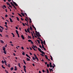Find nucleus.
I'll return each mask as SVG.
<instances>
[{
    "label": "nucleus",
    "mask_w": 73,
    "mask_h": 73,
    "mask_svg": "<svg viewBox=\"0 0 73 73\" xmlns=\"http://www.w3.org/2000/svg\"><path fill=\"white\" fill-rule=\"evenodd\" d=\"M38 49L39 51H40V52H41V53H42V54H45V52H43V51H41L42 50H41V49L39 48L38 47Z\"/></svg>",
    "instance_id": "f257e3e1"
},
{
    "label": "nucleus",
    "mask_w": 73,
    "mask_h": 73,
    "mask_svg": "<svg viewBox=\"0 0 73 73\" xmlns=\"http://www.w3.org/2000/svg\"><path fill=\"white\" fill-rule=\"evenodd\" d=\"M34 55L35 56V59H36L37 60V61L38 62V58L36 56V55L35 54H34Z\"/></svg>",
    "instance_id": "f03ea898"
},
{
    "label": "nucleus",
    "mask_w": 73,
    "mask_h": 73,
    "mask_svg": "<svg viewBox=\"0 0 73 73\" xmlns=\"http://www.w3.org/2000/svg\"><path fill=\"white\" fill-rule=\"evenodd\" d=\"M13 3L15 5V6H18V5L17 4V3L15 2H13Z\"/></svg>",
    "instance_id": "7ed1b4c3"
},
{
    "label": "nucleus",
    "mask_w": 73,
    "mask_h": 73,
    "mask_svg": "<svg viewBox=\"0 0 73 73\" xmlns=\"http://www.w3.org/2000/svg\"><path fill=\"white\" fill-rule=\"evenodd\" d=\"M21 37H22L23 40H24V39H25V38H24V36L23 35H21Z\"/></svg>",
    "instance_id": "20e7f679"
},
{
    "label": "nucleus",
    "mask_w": 73,
    "mask_h": 73,
    "mask_svg": "<svg viewBox=\"0 0 73 73\" xmlns=\"http://www.w3.org/2000/svg\"><path fill=\"white\" fill-rule=\"evenodd\" d=\"M33 46L34 48H35V49H36H36H37V46H36L35 45V46H34V45L33 44Z\"/></svg>",
    "instance_id": "39448f33"
},
{
    "label": "nucleus",
    "mask_w": 73,
    "mask_h": 73,
    "mask_svg": "<svg viewBox=\"0 0 73 73\" xmlns=\"http://www.w3.org/2000/svg\"><path fill=\"white\" fill-rule=\"evenodd\" d=\"M0 41L1 43H2V44H4V41H3L2 40H0Z\"/></svg>",
    "instance_id": "423d86ee"
},
{
    "label": "nucleus",
    "mask_w": 73,
    "mask_h": 73,
    "mask_svg": "<svg viewBox=\"0 0 73 73\" xmlns=\"http://www.w3.org/2000/svg\"><path fill=\"white\" fill-rule=\"evenodd\" d=\"M36 41H37L38 44H40V40H36Z\"/></svg>",
    "instance_id": "0eeeda50"
},
{
    "label": "nucleus",
    "mask_w": 73,
    "mask_h": 73,
    "mask_svg": "<svg viewBox=\"0 0 73 73\" xmlns=\"http://www.w3.org/2000/svg\"><path fill=\"white\" fill-rule=\"evenodd\" d=\"M9 19H10V22H11V23H13V21L12 20V19L11 18H9Z\"/></svg>",
    "instance_id": "6e6552de"
},
{
    "label": "nucleus",
    "mask_w": 73,
    "mask_h": 73,
    "mask_svg": "<svg viewBox=\"0 0 73 73\" xmlns=\"http://www.w3.org/2000/svg\"><path fill=\"white\" fill-rule=\"evenodd\" d=\"M23 62L25 64V65H26V62H25V60H23Z\"/></svg>",
    "instance_id": "1a4fd4ad"
},
{
    "label": "nucleus",
    "mask_w": 73,
    "mask_h": 73,
    "mask_svg": "<svg viewBox=\"0 0 73 73\" xmlns=\"http://www.w3.org/2000/svg\"><path fill=\"white\" fill-rule=\"evenodd\" d=\"M15 31L16 32V33L17 35H19V32H18V31H17V30H16Z\"/></svg>",
    "instance_id": "9d476101"
},
{
    "label": "nucleus",
    "mask_w": 73,
    "mask_h": 73,
    "mask_svg": "<svg viewBox=\"0 0 73 73\" xmlns=\"http://www.w3.org/2000/svg\"><path fill=\"white\" fill-rule=\"evenodd\" d=\"M53 64L54 66H52V68H53V69H54V67H56V66L54 64Z\"/></svg>",
    "instance_id": "9b49d317"
},
{
    "label": "nucleus",
    "mask_w": 73,
    "mask_h": 73,
    "mask_svg": "<svg viewBox=\"0 0 73 73\" xmlns=\"http://www.w3.org/2000/svg\"><path fill=\"white\" fill-rule=\"evenodd\" d=\"M3 50L4 51H5V48L4 47H3Z\"/></svg>",
    "instance_id": "f8f14e48"
},
{
    "label": "nucleus",
    "mask_w": 73,
    "mask_h": 73,
    "mask_svg": "<svg viewBox=\"0 0 73 73\" xmlns=\"http://www.w3.org/2000/svg\"><path fill=\"white\" fill-rule=\"evenodd\" d=\"M44 55L45 56V57H46V59H48V56L46 55Z\"/></svg>",
    "instance_id": "ddd939ff"
},
{
    "label": "nucleus",
    "mask_w": 73,
    "mask_h": 73,
    "mask_svg": "<svg viewBox=\"0 0 73 73\" xmlns=\"http://www.w3.org/2000/svg\"><path fill=\"white\" fill-rule=\"evenodd\" d=\"M50 57L51 58H50V60H53V57H52V56L50 55Z\"/></svg>",
    "instance_id": "4468645a"
},
{
    "label": "nucleus",
    "mask_w": 73,
    "mask_h": 73,
    "mask_svg": "<svg viewBox=\"0 0 73 73\" xmlns=\"http://www.w3.org/2000/svg\"><path fill=\"white\" fill-rule=\"evenodd\" d=\"M28 37L29 38H28V39H29V38H31V39H32V38H31V36H29V35H28Z\"/></svg>",
    "instance_id": "2eb2a0df"
},
{
    "label": "nucleus",
    "mask_w": 73,
    "mask_h": 73,
    "mask_svg": "<svg viewBox=\"0 0 73 73\" xmlns=\"http://www.w3.org/2000/svg\"><path fill=\"white\" fill-rule=\"evenodd\" d=\"M15 68L14 69V70L15 71L17 70V67H16V66H15Z\"/></svg>",
    "instance_id": "dca6fc26"
},
{
    "label": "nucleus",
    "mask_w": 73,
    "mask_h": 73,
    "mask_svg": "<svg viewBox=\"0 0 73 73\" xmlns=\"http://www.w3.org/2000/svg\"><path fill=\"white\" fill-rule=\"evenodd\" d=\"M18 14L19 15V16H20V17H23V16H22V15H21V14H19V13H18Z\"/></svg>",
    "instance_id": "f3484780"
},
{
    "label": "nucleus",
    "mask_w": 73,
    "mask_h": 73,
    "mask_svg": "<svg viewBox=\"0 0 73 73\" xmlns=\"http://www.w3.org/2000/svg\"><path fill=\"white\" fill-rule=\"evenodd\" d=\"M10 70H11V71H12V70H13V67H12L11 68H10Z\"/></svg>",
    "instance_id": "a211bd4d"
},
{
    "label": "nucleus",
    "mask_w": 73,
    "mask_h": 73,
    "mask_svg": "<svg viewBox=\"0 0 73 73\" xmlns=\"http://www.w3.org/2000/svg\"><path fill=\"white\" fill-rule=\"evenodd\" d=\"M27 60V61H30V59H29L28 58H27L26 59Z\"/></svg>",
    "instance_id": "6ab92c4d"
},
{
    "label": "nucleus",
    "mask_w": 73,
    "mask_h": 73,
    "mask_svg": "<svg viewBox=\"0 0 73 73\" xmlns=\"http://www.w3.org/2000/svg\"><path fill=\"white\" fill-rule=\"evenodd\" d=\"M30 30H31V31H32V30H33V29H32V27H31V26H30Z\"/></svg>",
    "instance_id": "aec40b11"
},
{
    "label": "nucleus",
    "mask_w": 73,
    "mask_h": 73,
    "mask_svg": "<svg viewBox=\"0 0 73 73\" xmlns=\"http://www.w3.org/2000/svg\"><path fill=\"white\" fill-rule=\"evenodd\" d=\"M27 31L28 32H29V33H30V31H29V29H27Z\"/></svg>",
    "instance_id": "412c9836"
},
{
    "label": "nucleus",
    "mask_w": 73,
    "mask_h": 73,
    "mask_svg": "<svg viewBox=\"0 0 73 73\" xmlns=\"http://www.w3.org/2000/svg\"><path fill=\"white\" fill-rule=\"evenodd\" d=\"M21 14L23 16H24V15H25L24 14L21 13Z\"/></svg>",
    "instance_id": "4be33fe9"
},
{
    "label": "nucleus",
    "mask_w": 73,
    "mask_h": 73,
    "mask_svg": "<svg viewBox=\"0 0 73 73\" xmlns=\"http://www.w3.org/2000/svg\"><path fill=\"white\" fill-rule=\"evenodd\" d=\"M31 47L33 48V49H34V50L35 51H36V49H35V48H34V47H33V46H32Z\"/></svg>",
    "instance_id": "5701e85b"
},
{
    "label": "nucleus",
    "mask_w": 73,
    "mask_h": 73,
    "mask_svg": "<svg viewBox=\"0 0 73 73\" xmlns=\"http://www.w3.org/2000/svg\"><path fill=\"white\" fill-rule=\"evenodd\" d=\"M3 30H2L1 29H0V32H3Z\"/></svg>",
    "instance_id": "b1692460"
},
{
    "label": "nucleus",
    "mask_w": 73,
    "mask_h": 73,
    "mask_svg": "<svg viewBox=\"0 0 73 73\" xmlns=\"http://www.w3.org/2000/svg\"><path fill=\"white\" fill-rule=\"evenodd\" d=\"M33 60H36V59L34 57H33Z\"/></svg>",
    "instance_id": "393cba45"
},
{
    "label": "nucleus",
    "mask_w": 73,
    "mask_h": 73,
    "mask_svg": "<svg viewBox=\"0 0 73 73\" xmlns=\"http://www.w3.org/2000/svg\"><path fill=\"white\" fill-rule=\"evenodd\" d=\"M3 53H4L5 54H7V52H6V51H5H5H4V52H3Z\"/></svg>",
    "instance_id": "a878e982"
},
{
    "label": "nucleus",
    "mask_w": 73,
    "mask_h": 73,
    "mask_svg": "<svg viewBox=\"0 0 73 73\" xmlns=\"http://www.w3.org/2000/svg\"><path fill=\"white\" fill-rule=\"evenodd\" d=\"M11 34L12 35H13V37H15V35H14V34L13 33H12Z\"/></svg>",
    "instance_id": "bb28decb"
},
{
    "label": "nucleus",
    "mask_w": 73,
    "mask_h": 73,
    "mask_svg": "<svg viewBox=\"0 0 73 73\" xmlns=\"http://www.w3.org/2000/svg\"><path fill=\"white\" fill-rule=\"evenodd\" d=\"M22 54H23V56H25V52H23Z\"/></svg>",
    "instance_id": "cd10ccee"
},
{
    "label": "nucleus",
    "mask_w": 73,
    "mask_h": 73,
    "mask_svg": "<svg viewBox=\"0 0 73 73\" xmlns=\"http://www.w3.org/2000/svg\"><path fill=\"white\" fill-rule=\"evenodd\" d=\"M2 68H3V69H5V67H4L3 66V65H2V66H1Z\"/></svg>",
    "instance_id": "c85d7f7f"
},
{
    "label": "nucleus",
    "mask_w": 73,
    "mask_h": 73,
    "mask_svg": "<svg viewBox=\"0 0 73 73\" xmlns=\"http://www.w3.org/2000/svg\"><path fill=\"white\" fill-rule=\"evenodd\" d=\"M16 18H17V20H18V21H19L20 20L19 19V17H16Z\"/></svg>",
    "instance_id": "c756f323"
},
{
    "label": "nucleus",
    "mask_w": 73,
    "mask_h": 73,
    "mask_svg": "<svg viewBox=\"0 0 73 73\" xmlns=\"http://www.w3.org/2000/svg\"><path fill=\"white\" fill-rule=\"evenodd\" d=\"M47 66L48 67H49V64H47Z\"/></svg>",
    "instance_id": "7c9ffc66"
},
{
    "label": "nucleus",
    "mask_w": 73,
    "mask_h": 73,
    "mask_svg": "<svg viewBox=\"0 0 73 73\" xmlns=\"http://www.w3.org/2000/svg\"><path fill=\"white\" fill-rule=\"evenodd\" d=\"M6 4H7V5H10V4H9V3H8V2H6Z\"/></svg>",
    "instance_id": "2f4dec72"
},
{
    "label": "nucleus",
    "mask_w": 73,
    "mask_h": 73,
    "mask_svg": "<svg viewBox=\"0 0 73 73\" xmlns=\"http://www.w3.org/2000/svg\"><path fill=\"white\" fill-rule=\"evenodd\" d=\"M7 66H8V67H10L11 66V65H10V64H9Z\"/></svg>",
    "instance_id": "473e14b6"
},
{
    "label": "nucleus",
    "mask_w": 73,
    "mask_h": 73,
    "mask_svg": "<svg viewBox=\"0 0 73 73\" xmlns=\"http://www.w3.org/2000/svg\"><path fill=\"white\" fill-rule=\"evenodd\" d=\"M28 41L29 42H31L32 41V40H28Z\"/></svg>",
    "instance_id": "72a5a7b5"
},
{
    "label": "nucleus",
    "mask_w": 73,
    "mask_h": 73,
    "mask_svg": "<svg viewBox=\"0 0 73 73\" xmlns=\"http://www.w3.org/2000/svg\"><path fill=\"white\" fill-rule=\"evenodd\" d=\"M5 71H6V73H9L8 71H7L6 70H5Z\"/></svg>",
    "instance_id": "f704fd0d"
},
{
    "label": "nucleus",
    "mask_w": 73,
    "mask_h": 73,
    "mask_svg": "<svg viewBox=\"0 0 73 73\" xmlns=\"http://www.w3.org/2000/svg\"><path fill=\"white\" fill-rule=\"evenodd\" d=\"M25 32H26L27 33H28V31H27V30L26 29H25Z\"/></svg>",
    "instance_id": "c9c22d12"
},
{
    "label": "nucleus",
    "mask_w": 73,
    "mask_h": 73,
    "mask_svg": "<svg viewBox=\"0 0 73 73\" xmlns=\"http://www.w3.org/2000/svg\"><path fill=\"white\" fill-rule=\"evenodd\" d=\"M36 34H38V35H40V33H39V32H37Z\"/></svg>",
    "instance_id": "e433bc0d"
},
{
    "label": "nucleus",
    "mask_w": 73,
    "mask_h": 73,
    "mask_svg": "<svg viewBox=\"0 0 73 73\" xmlns=\"http://www.w3.org/2000/svg\"><path fill=\"white\" fill-rule=\"evenodd\" d=\"M41 43L42 45V44H44V42H43V41H42L41 42Z\"/></svg>",
    "instance_id": "4c0bfd02"
},
{
    "label": "nucleus",
    "mask_w": 73,
    "mask_h": 73,
    "mask_svg": "<svg viewBox=\"0 0 73 73\" xmlns=\"http://www.w3.org/2000/svg\"><path fill=\"white\" fill-rule=\"evenodd\" d=\"M42 47L43 48H44V46L43 44H42Z\"/></svg>",
    "instance_id": "58836bf2"
},
{
    "label": "nucleus",
    "mask_w": 73,
    "mask_h": 73,
    "mask_svg": "<svg viewBox=\"0 0 73 73\" xmlns=\"http://www.w3.org/2000/svg\"><path fill=\"white\" fill-rule=\"evenodd\" d=\"M35 35H36V36H37V37H39V36H38V35H37V34L36 33H35Z\"/></svg>",
    "instance_id": "ea45409f"
},
{
    "label": "nucleus",
    "mask_w": 73,
    "mask_h": 73,
    "mask_svg": "<svg viewBox=\"0 0 73 73\" xmlns=\"http://www.w3.org/2000/svg\"><path fill=\"white\" fill-rule=\"evenodd\" d=\"M50 68H52V67L53 66V65H50Z\"/></svg>",
    "instance_id": "a19ab883"
},
{
    "label": "nucleus",
    "mask_w": 73,
    "mask_h": 73,
    "mask_svg": "<svg viewBox=\"0 0 73 73\" xmlns=\"http://www.w3.org/2000/svg\"><path fill=\"white\" fill-rule=\"evenodd\" d=\"M26 56L28 57L29 56L27 54H26Z\"/></svg>",
    "instance_id": "79ce46f5"
},
{
    "label": "nucleus",
    "mask_w": 73,
    "mask_h": 73,
    "mask_svg": "<svg viewBox=\"0 0 73 73\" xmlns=\"http://www.w3.org/2000/svg\"><path fill=\"white\" fill-rule=\"evenodd\" d=\"M23 25L24 26V27H25V24L24 23H23Z\"/></svg>",
    "instance_id": "37998d69"
},
{
    "label": "nucleus",
    "mask_w": 73,
    "mask_h": 73,
    "mask_svg": "<svg viewBox=\"0 0 73 73\" xmlns=\"http://www.w3.org/2000/svg\"><path fill=\"white\" fill-rule=\"evenodd\" d=\"M42 72L43 73H44V72H45V70H42Z\"/></svg>",
    "instance_id": "c03bdc74"
},
{
    "label": "nucleus",
    "mask_w": 73,
    "mask_h": 73,
    "mask_svg": "<svg viewBox=\"0 0 73 73\" xmlns=\"http://www.w3.org/2000/svg\"><path fill=\"white\" fill-rule=\"evenodd\" d=\"M12 6H13L14 7H15V5L13 3L12 4H11Z\"/></svg>",
    "instance_id": "a18cd8bd"
},
{
    "label": "nucleus",
    "mask_w": 73,
    "mask_h": 73,
    "mask_svg": "<svg viewBox=\"0 0 73 73\" xmlns=\"http://www.w3.org/2000/svg\"><path fill=\"white\" fill-rule=\"evenodd\" d=\"M32 26L33 27V28H35V26H34V25H32Z\"/></svg>",
    "instance_id": "49530a36"
},
{
    "label": "nucleus",
    "mask_w": 73,
    "mask_h": 73,
    "mask_svg": "<svg viewBox=\"0 0 73 73\" xmlns=\"http://www.w3.org/2000/svg\"><path fill=\"white\" fill-rule=\"evenodd\" d=\"M49 65H52V63L51 62H50Z\"/></svg>",
    "instance_id": "de8ad7c7"
},
{
    "label": "nucleus",
    "mask_w": 73,
    "mask_h": 73,
    "mask_svg": "<svg viewBox=\"0 0 73 73\" xmlns=\"http://www.w3.org/2000/svg\"><path fill=\"white\" fill-rule=\"evenodd\" d=\"M8 15H5V17H8Z\"/></svg>",
    "instance_id": "09e8293b"
},
{
    "label": "nucleus",
    "mask_w": 73,
    "mask_h": 73,
    "mask_svg": "<svg viewBox=\"0 0 73 73\" xmlns=\"http://www.w3.org/2000/svg\"><path fill=\"white\" fill-rule=\"evenodd\" d=\"M29 23H30V24H31V23H32V20H30L29 21Z\"/></svg>",
    "instance_id": "8fccbe9b"
},
{
    "label": "nucleus",
    "mask_w": 73,
    "mask_h": 73,
    "mask_svg": "<svg viewBox=\"0 0 73 73\" xmlns=\"http://www.w3.org/2000/svg\"><path fill=\"white\" fill-rule=\"evenodd\" d=\"M31 44H33V42H32V41H31Z\"/></svg>",
    "instance_id": "3c124183"
},
{
    "label": "nucleus",
    "mask_w": 73,
    "mask_h": 73,
    "mask_svg": "<svg viewBox=\"0 0 73 73\" xmlns=\"http://www.w3.org/2000/svg\"><path fill=\"white\" fill-rule=\"evenodd\" d=\"M18 65L19 66H20V63H18Z\"/></svg>",
    "instance_id": "603ef678"
},
{
    "label": "nucleus",
    "mask_w": 73,
    "mask_h": 73,
    "mask_svg": "<svg viewBox=\"0 0 73 73\" xmlns=\"http://www.w3.org/2000/svg\"><path fill=\"white\" fill-rule=\"evenodd\" d=\"M39 40L41 42L42 41V40L41 39H40V38L39 39Z\"/></svg>",
    "instance_id": "864d4df0"
},
{
    "label": "nucleus",
    "mask_w": 73,
    "mask_h": 73,
    "mask_svg": "<svg viewBox=\"0 0 73 73\" xmlns=\"http://www.w3.org/2000/svg\"><path fill=\"white\" fill-rule=\"evenodd\" d=\"M7 46V44H6V45L5 46V48H6Z\"/></svg>",
    "instance_id": "5fc2aeb1"
},
{
    "label": "nucleus",
    "mask_w": 73,
    "mask_h": 73,
    "mask_svg": "<svg viewBox=\"0 0 73 73\" xmlns=\"http://www.w3.org/2000/svg\"><path fill=\"white\" fill-rule=\"evenodd\" d=\"M21 20H22V21H24V19H23L22 18H21Z\"/></svg>",
    "instance_id": "6e6d98bb"
},
{
    "label": "nucleus",
    "mask_w": 73,
    "mask_h": 73,
    "mask_svg": "<svg viewBox=\"0 0 73 73\" xmlns=\"http://www.w3.org/2000/svg\"><path fill=\"white\" fill-rule=\"evenodd\" d=\"M16 29H18V27H15Z\"/></svg>",
    "instance_id": "4d7b16f0"
},
{
    "label": "nucleus",
    "mask_w": 73,
    "mask_h": 73,
    "mask_svg": "<svg viewBox=\"0 0 73 73\" xmlns=\"http://www.w3.org/2000/svg\"><path fill=\"white\" fill-rule=\"evenodd\" d=\"M2 64H4V61L3 60H2Z\"/></svg>",
    "instance_id": "13d9d810"
},
{
    "label": "nucleus",
    "mask_w": 73,
    "mask_h": 73,
    "mask_svg": "<svg viewBox=\"0 0 73 73\" xmlns=\"http://www.w3.org/2000/svg\"><path fill=\"white\" fill-rule=\"evenodd\" d=\"M21 49H22L23 50H24V47H21Z\"/></svg>",
    "instance_id": "bf43d9fd"
},
{
    "label": "nucleus",
    "mask_w": 73,
    "mask_h": 73,
    "mask_svg": "<svg viewBox=\"0 0 73 73\" xmlns=\"http://www.w3.org/2000/svg\"><path fill=\"white\" fill-rule=\"evenodd\" d=\"M33 33L34 34V35H35V33L34 32V31H33Z\"/></svg>",
    "instance_id": "052dcab7"
},
{
    "label": "nucleus",
    "mask_w": 73,
    "mask_h": 73,
    "mask_svg": "<svg viewBox=\"0 0 73 73\" xmlns=\"http://www.w3.org/2000/svg\"><path fill=\"white\" fill-rule=\"evenodd\" d=\"M29 48H30V50H32V48H31V47H30Z\"/></svg>",
    "instance_id": "680f3d73"
},
{
    "label": "nucleus",
    "mask_w": 73,
    "mask_h": 73,
    "mask_svg": "<svg viewBox=\"0 0 73 73\" xmlns=\"http://www.w3.org/2000/svg\"><path fill=\"white\" fill-rule=\"evenodd\" d=\"M5 25H7V22H5Z\"/></svg>",
    "instance_id": "e2e57ef3"
},
{
    "label": "nucleus",
    "mask_w": 73,
    "mask_h": 73,
    "mask_svg": "<svg viewBox=\"0 0 73 73\" xmlns=\"http://www.w3.org/2000/svg\"><path fill=\"white\" fill-rule=\"evenodd\" d=\"M24 71H26V69H25V68H24Z\"/></svg>",
    "instance_id": "0e129e2a"
},
{
    "label": "nucleus",
    "mask_w": 73,
    "mask_h": 73,
    "mask_svg": "<svg viewBox=\"0 0 73 73\" xmlns=\"http://www.w3.org/2000/svg\"><path fill=\"white\" fill-rule=\"evenodd\" d=\"M13 54L14 56H16V54H15V53H13Z\"/></svg>",
    "instance_id": "69168bd1"
},
{
    "label": "nucleus",
    "mask_w": 73,
    "mask_h": 73,
    "mask_svg": "<svg viewBox=\"0 0 73 73\" xmlns=\"http://www.w3.org/2000/svg\"><path fill=\"white\" fill-rule=\"evenodd\" d=\"M23 68H26V66H24Z\"/></svg>",
    "instance_id": "338daca9"
},
{
    "label": "nucleus",
    "mask_w": 73,
    "mask_h": 73,
    "mask_svg": "<svg viewBox=\"0 0 73 73\" xmlns=\"http://www.w3.org/2000/svg\"><path fill=\"white\" fill-rule=\"evenodd\" d=\"M25 15H26V16H27V13H25Z\"/></svg>",
    "instance_id": "774afa93"
}]
</instances>
